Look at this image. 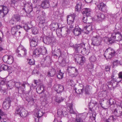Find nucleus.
Segmentation results:
<instances>
[{
    "mask_svg": "<svg viewBox=\"0 0 122 122\" xmlns=\"http://www.w3.org/2000/svg\"><path fill=\"white\" fill-rule=\"evenodd\" d=\"M37 92L39 94H41L44 92V86L43 85L38 86L36 88Z\"/></svg>",
    "mask_w": 122,
    "mask_h": 122,
    "instance_id": "28",
    "label": "nucleus"
},
{
    "mask_svg": "<svg viewBox=\"0 0 122 122\" xmlns=\"http://www.w3.org/2000/svg\"><path fill=\"white\" fill-rule=\"evenodd\" d=\"M117 51H116L114 49L110 47H109L105 51L104 56L107 59H111L117 54Z\"/></svg>",
    "mask_w": 122,
    "mask_h": 122,
    "instance_id": "2",
    "label": "nucleus"
},
{
    "mask_svg": "<svg viewBox=\"0 0 122 122\" xmlns=\"http://www.w3.org/2000/svg\"><path fill=\"white\" fill-rule=\"evenodd\" d=\"M42 7L43 9H46L50 7L49 0H44L41 4Z\"/></svg>",
    "mask_w": 122,
    "mask_h": 122,
    "instance_id": "24",
    "label": "nucleus"
},
{
    "mask_svg": "<svg viewBox=\"0 0 122 122\" xmlns=\"http://www.w3.org/2000/svg\"><path fill=\"white\" fill-rule=\"evenodd\" d=\"M55 99L56 102L59 103L62 101L64 100V99L61 97H56Z\"/></svg>",
    "mask_w": 122,
    "mask_h": 122,
    "instance_id": "58",
    "label": "nucleus"
},
{
    "mask_svg": "<svg viewBox=\"0 0 122 122\" xmlns=\"http://www.w3.org/2000/svg\"><path fill=\"white\" fill-rule=\"evenodd\" d=\"M4 37L3 32L2 31H0V41L1 42L3 41Z\"/></svg>",
    "mask_w": 122,
    "mask_h": 122,
    "instance_id": "61",
    "label": "nucleus"
},
{
    "mask_svg": "<svg viewBox=\"0 0 122 122\" xmlns=\"http://www.w3.org/2000/svg\"><path fill=\"white\" fill-rule=\"evenodd\" d=\"M92 25H91L84 26L83 29V31L85 33L88 34L91 31Z\"/></svg>",
    "mask_w": 122,
    "mask_h": 122,
    "instance_id": "19",
    "label": "nucleus"
},
{
    "mask_svg": "<svg viewBox=\"0 0 122 122\" xmlns=\"http://www.w3.org/2000/svg\"><path fill=\"white\" fill-rule=\"evenodd\" d=\"M44 62L46 63L50 64L51 62V59L49 56H47L44 59Z\"/></svg>",
    "mask_w": 122,
    "mask_h": 122,
    "instance_id": "35",
    "label": "nucleus"
},
{
    "mask_svg": "<svg viewBox=\"0 0 122 122\" xmlns=\"http://www.w3.org/2000/svg\"><path fill=\"white\" fill-rule=\"evenodd\" d=\"M24 5L26 7V10H28L30 11H32L33 10L36 11L37 13L38 11H39L38 7L36 6V4L34 3H30L25 4Z\"/></svg>",
    "mask_w": 122,
    "mask_h": 122,
    "instance_id": "5",
    "label": "nucleus"
},
{
    "mask_svg": "<svg viewBox=\"0 0 122 122\" xmlns=\"http://www.w3.org/2000/svg\"><path fill=\"white\" fill-rule=\"evenodd\" d=\"M111 38L115 41H119L122 40V35L119 32H114L111 33Z\"/></svg>",
    "mask_w": 122,
    "mask_h": 122,
    "instance_id": "6",
    "label": "nucleus"
},
{
    "mask_svg": "<svg viewBox=\"0 0 122 122\" xmlns=\"http://www.w3.org/2000/svg\"><path fill=\"white\" fill-rule=\"evenodd\" d=\"M102 39L98 34L93 36L92 39V44L94 46L102 45Z\"/></svg>",
    "mask_w": 122,
    "mask_h": 122,
    "instance_id": "3",
    "label": "nucleus"
},
{
    "mask_svg": "<svg viewBox=\"0 0 122 122\" xmlns=\"http://www.w3.org/2000/svg\"><path fill=\"white\" fill-rule=\"evenodd\" d=\"M92 12V10L88 8H84L81 11L82 13L85 16L86 15L87 16H90Z\"/></svg>",
    "mask_w": 122,
    "mask_h": 122,
    "instance_id": "15",
    "label": "nucleus"
},
{
    "mask_svg": "<svg viewBox=\"0 0 122 122\" xmlns=\"http://www.w3.org/2000/svg\"><path fill=\"white\" fill-rule=\"evenodd\" d=\"M29 92H28L26 93L25 95V98L26 100L28 102H30L32 99V98H31V97L30 95L29 94Z\"/></svg>",
    "mask_w": 122,
    "mask_h": 122,
    "instance_id": "39",
    "label": "nucleus"
},
{
    "mask_svg": "<svg viewBox=\"0 0 122 122\" xmlns=\"http://www.w3.org/2000/svg\"><path fill=\"white\" fill-rule=\"evenodd\" d=\"M30 44L31 47H34L36 46L37 44V42L30 40Z\"/></svg>",
    "mask_w": 122,
    "mask_h": 122,
    "instance_id": "49",
    "label": "nucleus"
},
{
    "mask_svg": "<svg viewBox=\"0 0 122 122\" xmlns=\"http://www.w3.org/2000/svg\"><path fill=\"white\" fill-rule=\"evenodd\" d=\"M73 30L74 34L76 36H79L81 34L82 32L81 29L78 26H76Z\"/></svg>",
    "mask_w": 122,
    "mask_h": 122,
    "instance_id": "21",
    "label": "nucleus"
},
{
    "mask_svg": "<svg viewBox=\"0 0 122 122\" xmlns=\"http://www.w3.org/2000/svg\"><path fill=\"white\" fill-rule=\"evenodd\" d=\"M109 104L111 105L115 103L116 101L113 98H110L109 101Z\"/></svg>",
    "mask_w": 122,
    "mask_h": 122,
    "instance_id": "53",
    "label": "nucleus"
},
{
    "mask_svg": "<svg viewBox=\"0 0 122 122\" xmlns=\"http://www.w3.org/2000/svg\"><path fill=\"white\" fill-rule=\"evenodd\" d=\"M9 56L7 55H6L4 56L3 57V60L4 62L5 63H7L8 58H9Z\"/></svg>",
    "mask_w": 122,
    "mask_h": 122,
    "instance_id": "59",
    "label": "nucleus"
},
{
    "mask_svg": "<svg viewBox=\"0 0 122 122\" xmlns=\"http://www.w3.org/2000/svg\"><path fill=\"white\" fill-rule=\"evenodd\" d=\"M88 16H83V17L82 20L84 22L86 23H90L88 20Z\"/></svg>",
    "mask_w": 122,
    "mask_h": 122,
    "instance_id": "51",
    "label": "nucleus"
},
{
    "mask_svg": "<svg viewBox=\"0 0 122 122\" xmlns=\"http://www.w3.org/2000/svg\"><path fill=\"white\" fill-rule=\"evenodd\" d=\"M56 73V71L55 69H51V71L48 72V75L49 76H53Z\"/></svg>",
    "mask_w": 122,
    "mask_h": 122,
    "instance_id": "44",
    "label": "nucleus"
},
{
    "mask_svg": "<svg viewBox=\"0 0 122 122\" xmlns=\"http://www.w3.org/2000/svg\"><path fill=\"white\" fill-rule=\"evenodd\" d=\"M89 60L90 62H93L96 61V58L94 56H92L89 58Z\"/></svg>",
    "mask_w": 122,
    "mask_h": 122,
    "instance_id": "62",
    "label": "nucleus"
},
{
    "mask_svg": "<svg viewBox=\"0 0 122 122\" xmlns=\"http://www.w3.org/2000/svg\"><path fill=\"white\" fill-rule=\"evenodd\" d=\"M37 20L38 23V26L40 28H42L43 33H47L49 30L48 21H46L44 18L42 19L39 16H37Z\"/></svg>",
    "mask_w": 122,
    "mask_h": 122,
    "instance_id": "1",
    "label": "nucleus"
},
{
    "mask_svg": "<svg viewBox=\"0 0 122 122\" xmlns=\"http://www.w3.org/2000/svg\"><path fill=\"white\" fill-rule=\"evenodd\" d=\"M36 114L38 117H41L43 115V113L41 111L38 110L36 113Z\"/></svg>",
    "mask_w": 122,
    "mask_h": 122,
    "instance_id": "52",
    "label": "nucleus"
},
{
    "mask_svg": "<svg viewBox=\"0 0 122 122\" xmlns=\"http://www.w3.org/2000/svg\"><path fill=\"white\" fill-rule=\"evenodd\" d=\"M0 86V92L4 95L7 94L8 89H6L5 88V85H3L2 86Z\"/></svg>",
    "mask_w": 122,
    "mask_h": 122,
    "instance_id": "31",
    "label": "nucleus"
},
{
    "mask_svg": "<svg viewBox=\"0 0 122 122\" xmlns=\"http://www.w3.org/2000/svg\"><path fill=\"white\" fill-rule=\"evenodd\" d=\"M55 90L58 93H61L63 91L64 86L60 84L56 85L55 86Z\"/></svg>",
    "mask_w": 122,
    "mask_h": 122,
    "instance_id": "14",
    "label": "nucleus"
},
{
    "mask_svg": "<svg viewBox=\"0 0 122 122\" xmlns=\"http://www.w3.org/2000/svg\"><path fill=\"white\" fill-rule=\"evenodd\" d=\"M41 54L42 55H45L47 53V50L46 48L43 47H41Z\"/></svg>",
    "mask_w": 122,
    "mask_h": 122,
    "instance_id": "40",
    "label": "nucleus"
},
{
    "mask_svg": "<svg viewBox=\"0 0 122 122\" xmlns=\"http://www.w3.org/2000/svg\"><path fill=\"white\" fill-rule=\"evenodd\" d=\"M88 69H92L94 68L93 63L90 62L87 65Z\"/></svg>",
    "mask_w": 122,
    "mask_h": 122,
    "instance_id": "55",
    "label": "nucleus"
},
{
    "mask_svg": "<svg viewBox=\"0 0 122 122\" xmlns=\"http://www.w3.org/2000/svg\"><path fill=\"white\" fill-rule=\"evenodd\" d=\"M97 17V20H98L102 21L104 20L105 18V15L101 13H99L96 15Z\"/></svg>",
    "mask_w": 122,
    "mask_h": 122,
    "instance_id": "26",
    "label": "nucleus"
},
{
    "mask_svg": "<svg viewBox=\"0 0 122 122\" xmlns=\"http://www.w3.org/2000/svg\"><path fill=\"white\" fill-rule=\"evenodd\" d=\"M31 28V26L30 24L25 25V26H23V28L25 30H29Z\"/></svg>",
    "mask_w": 122,
    "mask_h": 122,
    "instance_id": "57",
    "label": "nucleus"
},
{
    "mask_svg": "<svg viewBox=\"0 0 122 122\" xmlns=\"http://www.w3.org/2000/svg\"><path fill=\"white\" fill-rule=\"evenodd\" d=\"M0 69H10V68L7 65L1 64H0Z\"/></svg>",
    "mask_w": 122,
    "mask_h": 122,
    "instance_id": "60",
    "label": "nucleus"
},
{
    "mask_svg": "<svg viewBox=\"0 0 122 122\" xmlns=\"http://www.w3.org/2000/svg\"><path fill=\"white\" fill-rule=\"evenodd\" d=\"M114 115L117 117L122 115V108L120 106L117 107L113 112Z\"/></svg>",
    "mask_w": 122,
    "mask_h": 122,
    "instance_id": "9",
    "label": "nucleus"
},
{
    "mask_svg": "<svg viewBox=\"0 0 122 122\" xmlns=\"http://www.w3.org/2000/svg\"><path fill=\"white\" fill-rule=\"evenodd\" d=\"M74 58L75 62L80 65H83L85 61V57L81 55L76 54Z\"/></svg>",
    "mask_w": 122,
    "mask_h": 122,
    "instance_id": "4",
    "label": "nucleus"
},
{
    "mask_svg": "<svg viewBox=\"0 0 122 122\" xmlns=\"http://www.w3.org/2000/svg\"><path fill=\"white\" fill-rule=\"evenodd\" d=\"M15 85L16 87L19 89V90H21L22 91V93H23V88H22L23 84H21L20 82H15Z\"/></svg>",
    "mask_w": 122,
    "mask_h": 122,
    "instance_id": "30",
    "label": "nucleus"
},
{
    "mask_svg": "<svg viewBox=\"0 0 122 122\" xmlns=\"http://www.w3.org/2000/svg\"><path fill=\"white\" fill-rule=\"evenodd\" d=\"M119 61L117 60L114 61L112 65V68H116L117 65H119Z\"/></svg>",
    "mask_w": 122,
    "mask_h": 122,
    "instance_id": "46",
    "label": "nucleus"
},
{
    "mask_svg": "<svg viewBox=\"0 0 122 122\" xmlns=\"http://www.w3.org/2000/svg\"><path fill=\"white\" fill-rule=\"evenodd\" d=\"M53 37L45 36L43 38V41L45 43L49 44L51 43Z\"/></svg>",
    "mask_w": 122,
    "mask_h": 122,
    "instance_id": "22",
    "label": "nucleus"
},
{
    "mask_svg": "<svg viewBox=\"0 0 122 122\" xmlns=\"http://www.w3.org/2000/svg\"><path fill=\"white\" fill-rule=\"evenodd\" d=\"M84 43H81L77 45H75L74 47V49L75 52L76 53H81L82 48L84 46L83 45Z\"/></svg>",
    "mask_w": 122,
    "mask_h": 122,
    "instance_id": "10",
    "label": "nucleus"
},
{
    "mask_svg": "<svg viewBox=\"0 0 122 122\" xmlns=\"http://www.w3.org/2000/svg\"><path fill=\"white\" fill-rule=\"evenodd\" d=\"M22 50H23V47L22 46H20L18 47L17 49L16 50V52L17 53V55L18 57H22V55L19 53L20 52L21 53Z\"/></svg>",
    "mask_w": 122,
    "mask_h": 122,
    "instance_id": "32",
    "label": "nucleus"
},
{
    "mask_svg": "<svg viewBox=\"0 0 122 122\" xmlns=\"http://www.w3.org/2000/svg\"><path fill=\"white\" fill-rule=\"evenodd\" d=\"M58 27L59 25L56 22H52L50 26V29L52 31L56 30Z\"/></svg>",
    "mask_w": 122,
    "mask_h": 122,
    "instance_id": "23",
    "label": "nucleus"
},
{
    "mask_svg": "<svg viewBox=\"0 0 122 122\" xmlns=\"http://www.w3.org/2000/svg\"><path fill=\"white\" fill-rule=\"evenodd\" d=\"M41 47H39L35 49L33 52V55L36 57H38L41 54Z\"/></svg>",
    "mask_w": 122,
    "mask_h": 122,
    "instance_id": "18",
    "label": "nucleus"
},
{
    "mask_svg": "<svg viewBox=\"0 0 122 122\" xmlns=\"http://www.w3.org/2000/svg\"><path fill=\"white\" fill-rule=\"evenodd\" d=\"M90 118L92 120H95L96 114L95 112H92L90 113Z\"/></svg>",
    "mask_w": 122,
    "mask_h": 122,
    "instance_id": "38",
    "label": "nucleus"
},
{
    "mask_svg": "<svg viewBox=\"0 0 122 122\" xmlns=\"http://www.w3.org/2000/svg\"><path fill=\"white\" fill-rule=\"evenodd\" d=\"M97 105V103H95V104L93 103H90L88 105L89 108V112L88 114L91 113L92 112V109L95 106Z\"/></svg>",
    "mask_w": 122,
    "mask_h": 122,
    "instance_id": "34",
    "label": "nucleus"
},
{
    "mask_svg": "<svg viewBox=\"0 0 122 122\" xmlns=\"http://www.w3.org/2000/svg\"><path fill=\"white\" fill-rule=\"evenodd\" d=\"M17 31V30L16 29L15 27V26L12 27L11 30V32L13 35H15Z\"/></svg>",
    "mask_w": 122,
    "mask_h": 122,
    "instance_id": "48",
    "label": "nucleus"
},
{
    "mask_svg": "<svg viewBox=\"0 0 122 122\" xmlns=\"http://www.w3.org/2000/svg\"><path fill=\"white\" fill-rule=\"evenodd\" d=\"M103 120L105 122H113V121L116 120V119L114 118L113 116H110L108 119H106L105 117L103 118Z\"/></svg>",
    "mask_w": 122,
    "mask_h": 122,
    "instance_id": "33",
    "label": "nucleus"
},
{
    "mask_svg": "<svg viewBox=\"0 0 122 122\" xmlns=\"http://www.w3.org/2000/svg\"><path fill=\"white\" fill-rule=\"evenodd\" d=\"M38 37L37 36H35L32 39H29V40L38 42Z\"/></svg>",
    "mask_w": 122,
    "mask_h": 122,
    "instance_id": "56",
    "label": "nucleus"
},
{
    "mask_svg": "<svg viewBox=\"0 0 122 122\" xmlns=\"http://www.w3.org/2000/svg\"><path fill=\"white\" fill-rule=\"evenodd\" d=\"M116 15H110L108 20L111 23H113L116 21Z\"/></svg>",
    "mask_w": 122,
    "mask_h": 122,
    "instance_id": "29",
    "label": "nucleus"
},
{
    "mask_svg": "<svg viewBox=\"0 0 122 122\" xmlns=\"http://www.w3.org/2000/svg\"><path fill=\"white\" fill-rule=\"evenodd\" d=\"M20 16L18 14H15L12 17V18L16 22L20 21Z\"/></svg>",
    "mask_w": 122,
    "mask_h": 122,
    "instance_id": "37",
    "label": "nucleus"
},
{
    "mask_svg": "<svg viewBox=\"0 0 122 122\" xmlns=\"http://www.w3.org/2000/svg\"><path fill=\"white\" fill-rule=\"evenodd\" d=\"M54 55L58 57L59 58L61 57L62 58L65 59L66 58L65 56L63 54V53L61 49H58L56 51V53H54Z\"/></svg>",
    "mask_w": 122,
    "mask_h": 122,
    "instance_id": "16",
    "label": "nucleus"
},
{
    "mask_svg": "<svg viewBox=\"0 0 122 122\" xmlns=\"http://www.w3.org/2000/svg\"><path fill=\"white\" fill-rule=\"evenodd\" d=\"M64 29L66 30L65 31L66 32L65 34L64 35V36H67L68 33V30L66 27H62L61 28H59L56 30V34L59 36H62V30H64Z\"/></svg>",
    "mask_w": 122,
    "mask_h": 122,
    "instance_id": "13",
    "label": "nucleus"
},
{
    "mask_svg": "<svg viewBox=\"0 0 122 122\" xmlns=\"http://www.w3.org/2000/svg\"><path fill=\"white\" fill-rule=\"evenodd\" d=\"M15 86V81L13 80H10L8 82L6 85L7 89L10 90L12 89Z\"/></svg>",
    "mask_w": 122,
    "mask_h": 122,
    "instance_id": "17",
    "label": "nucleus"
},
{
    "mask_svg": "<svg viewBox=\"0 0 122 122\" xmlns=\"http://www.w3.org/2000/svg\"><path fill=\"white\" fill-rule=\"evenodd\" d=\"M24 8H23V16H27L28 17V12L30 11L28 10H26V7L24 5Z\"/></svg>",
    "mask_w": 122,
    "mask_h": 122,
    "instance_id": "45",
    "label": "nucleus"
},
{
    "mask_svg": "<svg viewBox=\"0 0 122 122\" xmlns=\"http://www.w3.org/2000/svg\"><path fill=\"white\" fill-rule=\"evenodd\" d=\"M52 46H56L57 43L56 39L54 37H53L52 39Z\"/></svg>",
    "mask_w": 122,
    "mask_h": 122,
    "instance_id": "47",
    "label": "nucleus"
},
{
    "mask_svg": "<svg viewBox=\"0 0 122 122\" xmlns=\"http://www.w3.org/2000/svg\"><path fill=\"white\" fill-rule=\"evenodd\" d=\"M25 58L28 64L30 65H33L35 64L34 60L33 59H30L28 57H26Z\"/></svg>",
    "mask_w": 122,
    "mask_h": 122,
    "instance_id": "36",
    "label": "nucleus"
},
{
    "mask_svg": "<svg viewBox=\"0 0 122 122\" xmlns=\"http://www.w3.org/2000/svg\"><path fill=\"white\" fill-rule=\"evenodd\" d=\"M84 91L85 94H88L89 93V86H86L84 88Z\"/></svg>",
    "mask_w": 122,
    "mask_h": 122,
    "instance_id": "54",
    "label": "nucleus"
},
{
    "mask_svg": "<svg viewBox=\"0 0 122 122\" xmlns=\"http://www.w3.org/2000/svg\"><path fill=\"white\" fill-rule=\"evenodd\" d=\"M83 45H84V46L82 48L81 53L84 55L88 54L89 53L90 50V46H89L88 48L86 49L85 46V44L84 43Z\"/></svg>",
    "mask_w": 122,
    "mask_h": 122,
    "instance_id": "25",
    "label": "nucleus"
},
{
    "mask_svg": "<svg viewBox=\"0 0 122 122\" xmlns=\"http://www.w3.org/2000/svg\"><path fill=\"white\" fill-rule=\"evenodd\" d=\"M34 15V14L32 11L28 12V17H31Z\"/></svg>",
    "mask_w": 122,
    "mask_h": 122,
    "instance_id": "64",
    "label": "nucleus"
},
{
    "mask_svg": "<svg viewBox=\"0 0 122 122\" xmlns=\"http://www.w3.org/2000/svg\"><path fill=\"white\" fill-rule=\"evenodd\" d=\"M13 61L14 59L13 56L11 55L9 56L7 63L8 64H11L13 62Z\"/></svg>",
    "mask_w": 122,
    "mask_h": 122,
    "instance_id": "43",
    "label": "nucleus"
},
{
    "mask_svg": "<svg viewBox=\"0 0 122 122\" xmlns=\"http://www.w3.org/2000/svg\"><path fill=\"white\" fill-rule=\"evenodd\" d=\"M32 32L33 34L36 35L37 34L38 32V30L36 27H32L31 29Z\"/></svg>",
    "mask_w": 122,
    "mask_h": 122,
    "instance_id": "50",
    "label": "nucleus"
},
{
    "mask_svg": "<svg viewBox=\"0 0 122 122\" xmlns=\"http://www.w3.org/2000/svg\"><path fill=\"white\" fill-rule=\"evenodd\" d=\"M8 8L4 5H0V17H4L8 12Z\"/></svg>",
    "mask_w": 122,
    "mask_h": 122,
    "instance_id": "7",
    "label": "nucleus"
},
{
    "mask_svg": "<svg viewBox=\"0 0 122 122\" xmlns=\"http://www.w3.org/2000/svg\"><path fill=\"white\" fill-rule=\"evenodd\" d=\"M82 9L81 1L80 0H77V1L76 4L75 6V11L79 13Z\"/></svg>",
    "mask_w": 122,
    "mask_h": 122,
    "instance_id": "12",
    "label": "nucleus"
},
{
    "mask_svg": "<svg viewBox=\"0 0 122 122\" xmlns=\"http://www.w3.org/2000/svg\"><path fill=\"white\" fill-rule=\"evenodd\" d=\"M97 7L99 10L103 12L107 13V6L106 4L103 2L99 3Z\"/></svg>",
    "mask_w": 122,
    "mask_h": 122,
    "instance_id": "11",
    "label": "nucleus"
},
{
    "mask_svg": "<svg viewBox=\"0 0 122 122\" xmlns=\"http://www.w3.org/2000/svg\"><path fill=\"white\" fill-rule=\"evenodd\" d=\"M103 40L108 45L112 44L115 42V40H112L111 37L110 38L108 37H104Z\"/></svg>",
    "mask_w": 122,
    "mask_h": 122,
    "instance_id": "20",
    "label": "nucleus"
},
{
    "mask_svg": "<svg viewBox=\"0 0 122 122\" xmlns=\"http://www.w3.org/2000/svg\"><path fill=\"white\" fill-rule=\"evenodd\" d=\"M22 109V107H17L16 108V110L15 111V115H19L20 116L22 117L23 116L22 112H21V109Z\"/></svg>",
    "mask_w": 122,
    "mask_h": 122,
    "instance_id": "27",
    "label": "nucleus"
},
{
    "mask_svg": "<svg viewBox=\"0 0 122 122\" xmlns=\"http://www.w3.org/2000/svg\"><path fill=\"white\" fill-rule=\"evenodd\" d=\"M39 9H38L39 11H38L37 13V15L38 16V15L39 14H40V16H42V17H46V14L44 11H40L39 10Z\"/></svg>",
    "mask_w": 122,
    "mask_h": 122,
    "instance_id": "42",
    "label": "nucleus"
},
{
    "mask_svg": "<svg viewBox=\"0 0 122 122\" xmlns=\"http://www.w3.org/2000/svg\"><path fill=\"white\" fill-rule=\"evenodd\" d=\"M11 101L10 97H7L3 102V107L5 109H8L10 107Z\"/></svg>",
    "mask_w": 122,
    "mask_h": 122,
    "instance_id": "8",
    "label": "nucleus"
},
{
    "mask_svg": "<svg viewBox=\"0 0 122 122\" xmlns=\"http://www.w3.org/2000/svg\"><path fill=\"white\" fill-rule=\"evenodd\" d=\"M64 73V72H62L61 70H59L57 74V76L58 78L59 79H62L63 78V74Z\"/></svg>",
    "mask_w": 122,
    "mask_h": 122,
    "instance_id": "41",
    "label": "nucleus"
},
{
    "mask_svg": "<svg viewBox=\"0 0 122 122\" xmlns=\"http://www.w3.org/2000/svg\"><path fill=\"white\" fill-rule=\"evenodd\" d=\"M17 22L12 18L10 21L9 23L11 25H14L16 24Z\"/></svg>",
    "mask_w": 122,
    "mask_h": 122,
    "instance_id": "63",
    "label": "nucleus"
}]
</instances>
